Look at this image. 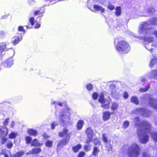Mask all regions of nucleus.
<instances>
[{
    "instance_id": "nucleus-1",
    "label": "nucleus",
    "mask_w": 157,
    "mask_h": 157,
    "mask_svg": "<svg viewBox=\"0 0 157 157\" xmlns=\"http://www.w3.org/2000/svg\"><path fill=\"white\" fill-rule=\"evenodd\" d=\"M157 25V18H153L147 21L144 22L141 24L139 26V30L138 33L140 37L143 38L146 44L145 47L148 50L152 52L153 49L152 46H155L156 45L153 44L151 45V47H149V45L147 44H149L153 41V38L148 36L153 33L157 38V31L154 32L152 28L150 27V25Z\"/></svg>"
},
{
    "instance_id": "nucleus-2",
    "label": "nucleus",
    "mask_w": 157,
    "mask_h": 157,
    "mask_svg": "<svg viewBox=\"0 0 157 157\" xmlns=\"http://www.w3.org/2000/svg\"><path fill=\"white\" fill-rule=\"evenodd\" d=\"M140 128H141L138 129L137 131L139 141L142 144H145L148 141L149 136L147 133L151 132L152 126L148 121L144 120L140 123Z\"/></svg>"
},
{
    "instance_id": "nucleus-3",
    "label": "nucleus",
    "mask_w": 157,
    "mask_h": 157,
    "mask_svg": "<svg viewBox=\"0 0 157 157\" xmlns=\"http://www.w3.org/2000/svg\"><path fill=\"white\" fill-rule=\"evenodd\" d=\"M69 130L66 128L63 129L62 132H59L58 136L60 137H62L64 136L65 137L60 140L58 143L57 147H60L66 145L69 142L70 137L71 135V132L68 133Z\"/></svg>"
},
{
    "instance_id": "nucleus-4",
    "label": "nucleus",
    "mask_w": 157,
    "mask_h": 157,
    "mask_svg": "<svg viewBox=\"0 0 157 157\" xmlns=\"http://www.w3.org/2000/svg\"><path fill=\"white\" fill-rule=\"evenodd\" d=\"M114 44L116 50L120 52L126 53L128 52L130 50V46L124 41H119L118 39H116Z\"/></svg>"
},
{
    "instance_id": "nucleus-5",
    "label": "nucleus",
    "mask_w": 157,
    "mask_h": 157,
    "mask_svg": "<svg viewBox=\"0 0 157 157\" xmlns=\"http://www.w3.org/2000/svg\"><path fill=\"white\" fill-rule=\"evenodd\" d=\"M140 153L139 146L136 143H133L128 148L126 154L128 157H138Z\"/></svg>"
},
{
    "instance_id": "nucleus-6",
    "label": "nucleus",
    "mask_w": 157,
    "mask_h": 157,
    "mask_svg": "<svg viewBox=\"0 0 157 157\" xmlns=\"http://www.w3.org/2000/svg\"><path fill=\"white\" fill-rule=\"evenodd\" d=\"M104 97V94H101L99 96L98 101L101 104V106L102 108L109 109V107L110 102L109 101H107L105 100Z\"/></svg>"
},
{
    "instance_id": "nucleus-7",
    "label": "nucleus",
    "mask_w": 157,
    "mask_h": 157,
    "mask_svg": "<svg viewBox=\"0 0 157 157\" xmlns=\"http://www.w3.org/2000/svg\"><path fill=\"white\" fill-rule=\"evenodd\" d=\"M92 6H91L88 2L87 4V7L91 11L93 12H96V11H100L101 13H103L105 12V10L104 8L102 6H100L98 5L95 4L93 6L94 10L92 9Z\"/></svg>"
},
{
    "instance_id": "nucleus-8",
    "label": "nucleus",
    "mask_w": 157,
    "mask_h": 157,
    "mask_svg": "<svg viewBox=\"0 0 157 157\" xmlns=\"http://www.w3.org/2000/svg\"><path fill=\"white\" fill-rule=\"evenodd\" d=\"M137 111L141 113V115L146 117H149L151 114V112L144 108H140L137 109Z\"/></svg>"
},
{
    "instance_id": "nucleus-9",
    "label": "nucleus",
    "mask_w": 157,
    "mask_h": 157,
    "mask_svg": "<svg viewBox=\"0 0 157 157\" xmlns=\"http://www.w3.org/2000/svg\"><path fill=\"white\" fill-rule=\"evenodd\" d=\"M148 103L149 105L157 110V100L149 98Z\"/></svg>"
},
{
    "instance_id": "nucleus-10",
    "label": "nucleus",
    "mask_w": 157,
    "mask_h": 157,
    "mask_svg": "<svg viewBox=\"0 0 157 157\" xmlns=\"http://www.w3.org/2000/svg\"><path fill=\"white\" fill-rule=\"evenodd\" d=\"M113 114V113H110L108 111H105L103 112L102 115V119L104 121L109 120L111 114Z\"/></svg>"
},
{
    "instance_id": "nucleus-11",
    "label": "nucleus",
    "mask_w": 157,
    "mask_h": 157,
    "mask_svg": "<svg viewBox=\"0 0 157 157\" xmlns=\"http://www.w3.org/2000/svg\"><path fill=\"white\" fill-rule=\"evenodd\" d=\"M41 151V149L40 148H34L30 150L27 153V154H37L40 153Z\"/></svg>"
},
{
    "instance_id": "nucleus-12",
    "label": "nucleus",
    "mask_w": 157,
    "mask_h": 157,
    "mask_svg": "<svg viewBox=\"0 0 157 157\" xmlns=\"http://www.w3.org/2000/svg\"><path fill=\"white\" fill-rule=\"evenodd\" d=\"M22 39V37L16 36L13 37L12 39V42L13 45H15L20 42Z\"/></svg>"
},
{
    "instance_id": "nucleus-13",
    "label": "nucleus",
    "mask_w": 157,
    "mask_h": 157,
    "mask_svg": "<svg viewBox=\"0 0 157 157\" xmlns=\"http://www.w3.org/2000/svg\"><path fill=\"white\" fill-rule=\"evenodd\" d=\"M43 144V143H39L38 140L36 138L34 139L32 141L31 144V146L40 147Z\"/></svg>"
},
{
    "instance_id": "nucleus-14",
    "label": "nucleus",
    "mask_w": 157,
    "mask_h": 157,
    "mask_svg": "<svg viewBox=\"0 0 157 157\" xmlns=\"http://www.w3.org/2000/svg\"><path fill=\"white\" fill-rule=\"evenodd\" d=\"M85 132L87 137H93L94 132L93 130L90 127L87 128Z\"/></svg>"
},
{
    "instance_id": "nucleus-15",
    "label": "nucleus",
    "mask_w": 157,
    "mask_h": 157,
    "mask_svg": "<svg viewBox=\"0 0 157 157\" xmlns=\"http://www.w3.org/2000/svg\"><path fill=\"white\" fill-rule=\"evenodd\" d=\"M28 134L30 136H36L38 134L37 132L35 130L33 129H29L27 130Z\"/></svg>"
},
{
    "instance_id": "nucleus-16",
    "label": "nucleus",
    "mask_w": 157,
    "mask_h": 157,
    "mask_svg": "<svg viewBox=\"0 0 157 157\" xmlns=\"http://www.w3.org/2000/svg\"><path fill=\"white\" fill-rule=\"evenodd\" d=\"M84 124V122L82 120H79L77 122L76 125V127L77 130H80L82 128L83 124Z\"/></svg>"
},
{
    "instance_id": "nucleus-17",
    "label": "nucleus",
    "mask_w": 157,
    "mask_h": 157,
    "mask_svg": "<svg viewBox=\"0 0 157 157\" xmlns=\"http://www.w3.org/2000/svg\"><path fill=\"white\" fill-rule=\"evenodd\" d=\"M82 148V146L80 144H78L72 147V150L74 152H77Z\"/></svg>"
},
{
    "instance_id": "nucleus-18",
    "label": "nucleus",
    "mask_w": 157,
    "mask_h": 157,
    "mask_svg": "<svg viewBox=\"0 0 157 157\" xmlns=\"http://www.w3.org/2000/svg\"><path fill=\"white\" fill-rule=\"evenodd\" d=\"M100 151V150L99 147H94L93 148L92 155L94 156H97L98 155Z\"/></svg>"
},
{
    "instance_id": "nucleus-19",
    "label": "nucleus",
    "mask_w": 157,
    "mask_h": 157,
    "mask_svg": "<svg viewBox=\"0 0 157 157\" xmlns=\"http://www.w3.org/2000/svg\"><path fill=\"white\" fill-rule=\"evenodd\" d=\"M3 64L5 67H10L13 64V63L12 61L7 59L4 62Z\"/></svg>"
},
{
    "instance_id": "nucleus-20",
    "label": "nucleus",
    "mask_w": 157,
    "mask_h": 157,
    "mask_svg": "<svg viewBox=\"0 0 157 157\" xmlns=\"http://www.w3.org/2000/svg\"><path fill=\"white\" fill-rule=\"evenodd\" d=\"M115 15L117 16H119L121 14V8L120 6H117L115 9Z\"/></svg>"
},
{
    "instance_id": "nucleus-21",
    "label": "nucleus",
    "mask_w": 157,
    "mask_h": 157,
    "mask_svg": "<svg viewBox=\"0 0 157 157\" xmlns=\"http://www.w3.org/2000/svg\"><path fill=\"white\" fill-rule=\"evenodd\" d=\"M8 50L6 48V43H2L0 44V51H3Z\"/></svg>"
},
{
    "instance_id": "nucleus-22",
    "label": "nucleus",
    "mask_w": 157,
    "mask_h": 157,
    "mask_svg": "<svg viewBox=\"0 0 157 157\" xmlns=\"http://www.w3.org/2000/svg\"><path fill=\"white\" fill-rule=\"evenodd\" d=\"M118 105L117 103L113 102L111 104V106L110 107L111 109L113 111L116 110L118 108Z\"/></svg>"
},
{
    "instance_id": "nucleus-23",
    "label": "nucleus",
    "mask_w": 157,
    "mask_h": 157,
    "mask_svg": "<svg viewBox=\"0 0 157 157\" xmlns=\"http://www.w3.org/2000/svg\"><path fill=\"white\" fill-rule=\"evenodd\" d=\"M131 102L134 103L136 105H138L139 103V101L136 97L133 96L130 99Z\"/></svg>"
},
{
    "instance_id": "nucleus-24",
    "label": "nucleus",
    "mask_w": 157,
    "mask_h": 157,
    "mask_svg": "<svg viewBox=\"0 0 157 157\" xmlns=\"http://www.w3.org/2000/svg\"><path fill=\"white\" fill-rule=\"evenodd\" d=\"M24 154V152L23 151H21L19 152H16L15 154L13 155V157H21Z\"/></svg>"
},
{
    "instance_id": "nucleus-25",
    "label": "nucleus",
    "mask_w": 157,
    "mask_h": 157,
    "mask_svg": "<svg viewBox=\"0 0 157 157\" xmlns=\"http://www.w3.org/2000/svg\"><path fill=\"white\" fill-rule=\"evenodd\" d=\"M53 141L49 140H47L45 142V145L47 147H51L52 146Z\"/></svg>"
},
{
    "instance_id": "nucleus-26",
    "label": "nucleus",
    "mask_w": 157,
    "mask_h": 157,
    "mask_svg": "<svg viewBox=\"0 0 157 157\" xmlns=\"http://www.w3.org/2000/svg\"><path fill=\"white\" fill-rule=\"evenodd\" d=\"M134 119L135 120V126L136 127L138 128V127H140V124H138V122H139L140 121V118L139 117H136Z\"/></svg>"
},
{
    "instance_id": "nucleus-27",
    "label": "nucleus",
    "mask_w": 157,
    "mask_h": 157,
    "mask_svg": "<svg viewBox=\"0 0 157 157\" xmlns=\"http://www.w3.org/2000/svg\"><path fill=\"white\" fill-rule=\"evenodd\" d=\"M150 87V85L148 84L144 88H140L139 89V91L141 92H145L149 89Z\"/></svg>"
},
{
    "instance_id": "nucleus-28",
    "label": "nucleus",
    "mask_w": 157,
    "mask_h": 157,
    "mask_svg": "<svg viewBox=\"0 0 157 157\" xmlns=\"http://www.w3.org/2000/svg\"><path fill=\"white\" fill-rule=\"evenodd\" d=\"M25 140L26 144H31V143L32 141V138L29 136H26L25 137Z\"/></svg>"
},
{
    "instance_id": "nucleus-29",
    "label": "nucleus",
    "mask_w": 157,
    "mask_h": 157,
    "mask_svg": "<svg viewBox=\"0 0 157 157\" xmlns=\"http://www.w3.org/2000/svg\"><path fill=\"white\" fill-rule=\"evenodd\" d=\"M17 136V133L13 132H12L9 135V138L10 139H15Z\"/></svg>"
},
{
    "instance_id": "nucleus-30",
    "label": "nucleus",
    "mask_w": 157,
    "mask_h": 157,
    "mask_svg": "<svg viewBox=\"0 0 157 157\" xmlns=\"http://www.w3.org/2000/svg\"><path fill=\"white\" fill-rule=\"evenodd\" d=\"M151 136L153 139L157 142V132H152L151 134Z\"/></svg>"
},
{
    "instance_id": "nucleus-31",
    "label": "nucleus",
    "mask_w": 157,
    "mask_h": 157,
    "mask_svg": "<svg viewBox=\"0 0 157 157\" xmlns=\"http://www.w3.org/2000/svg\"><path fill=\"white\" fill-rule=\"evenodd\" d=\"M41 8H39L38 10H34L33 14L35 16H37L38 14H40L44 13V12H40Z\"/></svg>"
},
{
    "instance_id": "nucleus-32",
    "label": "nucleus",
    "mask_w": 157,
    "mask_h": 157,
    "mask_svg": "<svg viewBox=\"0 0 157 157\" xmlns=\"http://www.w3.org/2000/svg\"><path fill=\"white\" fill-rule=\"evenodd\" d=\"M93 143L95 145H101V142L97 138H95L94 139Z\"/></svg>"
},
{
    "instance_id": "nucleus-33",
    "label": "nucleus",
    "mask_w": 157,
    "mask_h": 157,
    "mask_svg": "<svg viewBox=\"0 0 157 157\" xmlns=\"http://www.w3.org/2000/svg\"><path fill=\"white\" fill-rule=\"evenodd\" d=\"M90 149L91 146L90 145H85L84 146V150L86 152L89 151Z\"/></svg>"
},
{
    "instance_id": "nucleus-34",
    "label": "nucleus",
    "mask_w": 157,
    "mask_h": 157,
    "mask_svg": "<svg viewBox=\"0 0 157 157\" xmlns=\"http://www.w3.org/2000/svg\"><path fill=\"white\" fill-rule=\"evenodd\" d=\"M86 89L88 91L91 90L93 88V85L90 83L87 84L86 85Z\"/></svg>"
},
{
    "instance_id": "nucleus-35",
    "label": "nucleus",
    "mask_w": 157,
    "mask_h": 157,
    "mask_svg": "<svg viewBox=\"0 0 157 157\" xmlns=\"http://www.w3.org/2000/svg\"><path fill=\"white\" fill-rule=\"evenodd\" d=\"M42 136L44 140L47 139L50 137V136L49 135H48L46 132H44L43 133Z\"/></svg>"
},
{
    "instance_id": "nucleus-36",
    "label": "nucleus",
    "mask_w": 157,
    "mask_h": 157,
    "mask_svg": "<svg viewBox=\"0 0 157 157\" xmlns=\"http://www.w3.org/2000/svg\"><path fill=\"white\" fill-rule=\"evenodd\" d=\"M102 140L103 141L106 143H107L108 142L107 138L106 137L105 134L104 133L102 134Z\"/></svg>"
},
{
    "instance_id": "nucleus-37",
    "label": "nucleus",
    "mask_w": 157,
    "mask_h": 157,
    "mask_svg": "<svg viewBox=\"0 0 157 157\" xmlns=\"http://www.w3.org/2000/svg\"><path fill=\"white\" fill-rule=\"evenodd\" d=\"M141 157H150V155L148 152L146 151H143L142 153Z\"/></svg>"
},
{
    "instance_id": "nucleus-38",
    "label": "nucleus",
    "mask_w": 157,
    "mask_h": 157,
    "mask_svg": "<svg viewBox=\"0 0 157 157\" xmlns=\"http://www.w3.org/2000/svg\"><path fill=\"white\" fill-rule=\"evenodd\" d=\"M85 154V153L84 151H81L78 153L77 157H84Z\"/></svg>"
},
{
    "instance_id": "nucleus-39",
    "label": "nucleus",
    "mask_w": 157,
    "mask_h": 157,
    "mask_svg": "<svg viewBox=\"0 0 157 157\" xmlns=\"http://www.w3.org/2000/svg\"><path fill=\"white\" fill-rule=\"evenodd\" d=\"M29 22L30 23L32 26H33L34 23V18L33 17H31L29 20Z\"/></svg>"
},
{
    "instance_id": "nucleus-40",
    "label": "nucleus",
    "mask_w": 157,
    "mask_h": 157,
    "mask_svg": "<svg viewBox=\"0 0 157 157\" xmlns=\"http://www.w3.org/2000/svg\"><path fill=\"white\" fill-rule=\"evenodd\" d=\"M98 96V94L96 92H94L92 94V98L94 100L97 99Z\"/></svg>"
},
{
    "instance_id": "nucleus-41",
    "label": "nucleus",
    "mask_w": 157,
    "mask_h": 157,
    "mask_svg": "<svg viewBox=\"0 0 157 157\" xmlns=\"http://www.w3.org/2000/svg\"><path fill=\"white\" fill-rule=\"evenodd\" d=\"M66 109V110H65L63 111L62 112V113H61L60 114V117H61V118H62V117L64 115H65L64 113H66L65 112V111H67V113H69V109Z\"/></svg>"
},
{
    "instance_id": "nucleus-42",
    "label": "nucleus",
    "mask_w": 157,
    "mask_h": 157,
    "mask_svg": "<svg viewBox=\"0 0 157 157\" xmlns=\"http://www.w3.org/2000/svg\"><path fill=\"white\" fill-rule=\"evenodd\" d=\"M108 8L111 10H112L114 9L115 7L114 6L111 4V3H109L107 6Z\"/></svg>"
},
{
    "instance_id": "nucleus-43",
    "label": "nucleus",
    "mask_w": 157,
    "mask_h": 157,
    "mask_svg": "<svg viewBox=\"0 0 157 157\" xmlns=\"http://www.w3.org/2000/svg\"><path fill=\"white\" fill-rule=\"evenodd\" d=\"M93 137H87V139L86 141V143L87 144H89L91 141H92Z\"/></svg>"
},
{
    "instance_id": "nucleus-44",
    "label": "nucleus",
    "mask_w": 157,
    "mask_h": 157,
    "mask_svg": "<svg viewBox=\"0 0 157 157\" xmlns=\"http://www.w3.org/2000/svg\"><path fill=\"white\" fill-rule=\"evenodd\" d=\"M129 125V122L128 121H125L123 124V127L124 128H127Z\"/></svg>"
},
{
    "instance_id": "nucleus-45",
    "label": "nucleus",
    "mask_w": 157,
    "mask_h": 157,
    "mask_svg": "<svg viewBox=\"0 0 157 157\" xmlns=\"http://www.w3.org/2000/svg\"><path fill=\"white\" fill-rule=\"evenodd\" d=\"M13 143L10 141H9L6 144L7 147L8 148H11L13 147Z\"/></svg>"
},
{
    "instance_id": "nucleus-46",
    "label": "nucleus",
    "mask_w": 157,
    "mask_h": 157,
    "mask_svg": "<svg viewBox=\"0 0 157 157\" xmlns=\"http://www.w3.org/2000/svg\"><path fill=\"white\" fill-rule=\"evenodd\" d=\"M57 125V124L56 123V122H54L51 124V128L52 130L55 129V127Z\"/></svg>"
},
{
    "instance_id": "nucleus-47",
    "label": "nucleus",
    "mask_w": 157,
    "mask_h": 157,
    "mask_svg": "<svg viewBox=\"0 0 157 157\" xmlns=\"http://www.w3.org/2000/svg\"><path fill=\"white\" fill-rule=\"evenodd\" d=\"M18 30L19 31H22L24 32V33L25 32V30L23 28V27L21 26H19L18 28Z\"/></svg>"
},
{
    "instance_id": "nucleus-48",
    "label": "nucleus",
    "mask_w": 157,
    "mask_h": 157,
    "mask_svg": "<svg viewBox=\"0 0 157 157\" xmlns=\"http://www.w3.org/2000/svg\"><path fill=\"white\" fill-rule=\"evenodd\" d=\"M9 118H7L5 119V121L3 122L4 125L5 126H7L9 123Z\"/></svg>"
},
{
    "instance_id": "nucleus-49",
    "label": "nucleus",
    "mask_w": 157,
    "mask_h": 157,
    "mask_svg": "<svg viewBox=\"0 0 157 157\" xmlns=\"http://www.w3.org/2000/svg\"><path fill=\"white\" fill-rule=\"evenodd\" d=\"M29 3L30 5L32 6L35 4V2L33 0H29Z\"/></svg>"
},
{
    "instance_id": "nucleus-50",
    "label": "nucleus",
    "mask_w": 157,
    "mask_h": 157,
    "mask_svg": "<svg viewBox=\"0 0 157 157\" xmlns=\"http://www.w3.org/2000/svg\"><path fill=\"white\" fill-rule=\"evenodd\" d=\"M128 93L126 92H125L124 93L123 97L125 99L128 98Z\"/></svg>"
},
{
    "instance_id": "nucleus-51",
    "label": "nucleus",
    "mask_w": 157,
    "mask_h": 157,
    "mask_svg": "<svg viewBox=\"0 0 157 157\" xmlns=\"http://www.w3.org/2000/svg\"><path fill=\"white\" fill-rule=\"evenodd\" d=\"M40 24L38 23H37L35 26V28L37 29L40 28Z\"/></svg>"
},
{
    "instance_id": "nucleus-52",
    "label": "nucleus",
    "mask_w": 157,
    "mask_h": 157,
    "mask_svg": "<svg viewBox=\"0 0 157 157\" xmlns=\"http://www.w3.org/2000/svg\"><path fill=\"white\" fill-rule=\"evenodd\" d=\"M9 15V14L8 15H5L2 16L1 17V19H6L8 17V15Z\"/></svg>"
},
{
    "instance_id": "nucleus-53",
    "label": "nucleus",
    "mask_w": 157,
    "mask_h": 157,
    "mask_svg": "<svg viewBox=\"0 0 157 157\" xmlns=\"http://www.w3.org/2000/svg\"><path fill=\"white\" fill-rule=\"evenodd\" d=\"M7 140V139L6 138H3L2 139V143L4 144L6 142Z\"/></svg>"
},
{
    "instance_id": "nucleus-54",
    "label": "nucleus",
    "mask_w": 157,
    "mask_h": 157,
    "mask_svg": "<svg viewBox=\"0 0 157 157\" xmlns=\"http://www.w3.org/2000/svg\"><path fill=\"white\" fill-rule=\"evenodd\" d=\"M154 11V8H152L151 9V11L150 10H149V11H147V13L149 14H151V12H153Z\"/></svg>"
},
{
    "instance_id": "nucleus-55",
    "label": "nucleus",
    "mask_w": 157,
    "mask_h": 157,
    "mask_svg": "<svg viewBox=\"0 0 157 157\" xmlns=\"http://www.w3.org/2000/svg\"><path fill=\"white\" fill-rule=\"evenodd\" d=\"M0 154H3L4 155V157H9L8 155L7 154L5 153L4 154L3 152L2 153L1 152L0 153Z\"/></svg>"
},
{
    "instance_id": "nucleus-56",
    "label": "nucleus",
    "mask_w": 157,
    "mask_h": 157,
    "mask_svg": "<svg viewBox=\"0 0 157 157\" xmlns=\"http://www.w3.org/2000/svg\"><path fill=\"white\" fill-rule=\"evenodd\" d=\"M14 125V124L13 121L12 122V123L10 124V127L11 128H13Z\"/></svg>"
},
{
    "instance_id": "nucleus-57",
    "label": "nucleus",
    "mask_w": 157,
    "mask_h": 157,
    "mask_svg": "<svg viewBox=\"0 0 157 157\" xmlns=\"http://www.w3.org/2000/svg\"><path fill=\"white\" fill-rule=\"evenodd\" d=\"M155 60V59H151V67H152L153 66V64H152V63L153 62H154V60Z\"/></svg>"
},
{
    "instance_id": "nucleus-58",
    "label": "nucleus",
    "mask_w": 157,
    "mask_h": 157,
    "mask_svg": "<svg viewBox=\"0 0 157 157\" xmlns=\"http://www.w3.org/2000/svg\"><path fill=\"white\" fill-rule=\"evenodd\" d=\"M5 34V33L4 32H3V31H0V35H1V36H2L3 35H4Z\"/></svg>"
},
{
    "instance_id": "nucleus-59",
    "label": "nucleus",
    "mask_w": 157,
    "mask_h": 157,
    "mask_svg": "<svg viewBox=\"0 0 157 157\" xmlns=\"http://www.w3.org/2000/svg\"><path fill=\"white\" fill-rule=\"evenodd\" d=\"M139 16H147V15L144 13L140 14H139Z\"/></svg>"
},
{
    "instance_id": "nucleus-60",
    "label": "nucleus",
    "mask_w": 157,
    "mask_h": 157,
    "mask_svg": "<svg viewBox=\"0 0 157 157\" xmlns=\"http://www.w3.org/2000/svg\"><path fill=\"white\" fill-rule=\"evenodd\" d=\"M57 105L60 106H62L63 105L62 103L60 102L57 103Z\"/></svg>"
},
{
    "instance_id": "nucleus-61",
    "label": "nucleus",
    "mask_w": 157,
    "mask_h": 157,
    "mask_svg": "<svg viewBox=\"0 0 157 157\" xmlns=\"http://www.w3.org/2000/svg\"><path fill=\"white\" fill-rule=\"evenodd\" d=\"M25 26L27 29H30L32 28V27L31 26H30L28 25H26Z\"/></svg>"
},
{
    "instance_id": "nucleus-62",
    "label": "nucleus",
    "mask_w": 157,
    "mask_h": 157,
    "mask_svg": "<svg viewBox=\"0 0 157 157\" xmlns=\"http://www.w3.org/2000/svg\"><path fill=\"white\" fill-rule=\"evenodd\" d=\"M52 103H53L54 104H57V103L56 101H54V102H53Z\"/></svg>"
},
{
    "instance_id": "nucleus-63",
    "label": "nucleus",
    "mask_w": 157,
    "mask_h": 157,
    "mask_svg": "<svg viewBox=\"0 0 157 157\" xmlns=\"http://www.w3.org/2000/svg\"><path fill=\"white\" fill-rule=\"evenodd\" d=\"M2 58V55L1 54H0V58Z\"/></svg>"
},
{
    "instance_id": "nucleus-64",
    "label": "nucleus",
    "mask_w": 157,
    "mask_h": 157,
    "mask_svg": "<svg viewBox=\"0 0 157 157\" xmlns=\"http://www.w3.org/2000/svg\"><path fill=\"white\" fill-rule=\"evenodd\" d=\"M146 81V80L145 79H142L141 81L142 82H143V81Z\"/></svg>"
}]
</instances>
